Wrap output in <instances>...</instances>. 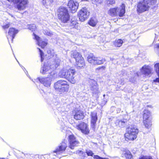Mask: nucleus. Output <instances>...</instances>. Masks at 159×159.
I'll return each instance as SVG.
<instances>
[{"mask_svg": "<svg viewBox=\"0 0 159 159\" xmlns=\"http://www.w3.org/2000/svg\"><path fill=\"white\" fill-rule=\"evenodd\" d=\"M59 65V62L58 61H54L50 65L49 64L44 63L41 68L40 72L42 75L50 74L48 76H50V78H54V75L55 73L52 70L56 69Z\"/></svg>", "mask_w": 159, "mask_h": 159, "instance_id": "1", "label": "nucleus"}, {"mask_svg": "<svg viewBox=\"0 0 159 159\" xmlns=\"http://www.w3.org/2000/svg\"><path fill=\"white\" fill-rule=\"evenodd\" d=\"M156 0H143L139 2L138 4L137 10H148L149 9H157L155 6H154Z\"/></svg>", "mask_w": 159, "mask_h": 159, "instance_id": "2", "label": "nucleus"}, {"mask_svg": "<svg viewBox=\"0 0 159 159\" xmlns=\"http://www.w3.org/2000/svg\"><path fill=\"white\" fill-rule=\"evenodd\" d=\"M127 131L125 134L126 140H133L136 138L139 131L136 126L131 125L129 126L127 129Z\"/></svg>", "mask_w": 159, "mask_h": 159, "instance_id": "3", "label": "nucleus"}, {"mask_svg": "<svg viewBox=\"0 0 159 159\" xmlns=\"http://www.w3.org/2000/svg\"><path fill=\"white\" fill-rule=\"evenodd\" d=\"M54 87L56 91L61 93L68 91L69 88V85L66 81L61 80H58L54 84Z\"/></svg>", "mask_w": 159, "mask_h": 159, "instance_id": "4", "label": "nucleus"}, {"mask_svg": "<svg viewBox=\"0 0 159 159\" xmlns=\"http://www.w3.org/2000/svg\"><path fill=\"white\" fill-rule=\"evenodd\" d=\"M71 57L75 59L77 67L78 69H80L84 66V58L80 53L76 51H75L71 53Z\"/></svg>", "mask_w": 159, "mask_h": 159, "instance_id": "5", "label": "nucleus"}, {"mask_svg": "<svg viewBox=\"0 0 159 159\" xmlns=\"http://www.w3.org/2000/svg\"><path fill=\"white\" fill-rule=\"evenodd\" d=\"M89 62L93 65H101L105 61V59L100 57H95L93 54H90L87 57Z\"/></svg>", "mask_w": 159, "mask_h": 159, "instance_id": "6", "label": "nucleus"}, {"mask_svg": "<svg viewBox=\"0 0 159 159\" xmlns=\"http://www.w3.org/2000/svg\"><path fill=\"white\" fill-rule=\"evenodd\" d=\"M143 123L145 128L149 129L151 126L152 118L150 111L144 110L143 115Z\"/></svg>", "mask_w": 159, "mask_h": 159, "instance_id": "7", "label": "nucleus"}, {"mask_svg": "<svg viewBox=\"0 0 159 159\" xmlns=\"http://www.w3.org/2000/svg\"><path fill=\"white\" fill-rule=\"evenodd\" d=\"M9 2L16 3L15 7L18 9L24 10L28 5L29 2L28 0H7Z\"/></svg>", "mask_w": 159, "mask_h": 159, "instance_id": "8", "label": "nucleus"}, {"mask_svg": "<svg viewBox=\"0 0 159 159\" xmlns=\"http://www.w3.org/2000/svg\"><path fill=\"white\" fill-rule=\"evenodd\" d=\"M67 141L64 140L60 144V145L57 147L56 149L52 152V154L55 156L60 154L64 152L67 147Z\"/></svg>", "mask_w": 159, "mask_h": 159, "instance_id": "9", "label": "nucleus"}, {"mask_svg": "<svg viewBox=\"0 0 159 159\" xmlns=\"http://www.w3.org/2000/svg\"><path fill=\"white\" fill-rule=\"evenodd\" d=\"M58 17L63 23L66 22L69 18L68 11H59L58 12Z\"/></svg>", "mask_w": 159, "mask_h": 159, "instance_id": "10", "label": "nucleus"}, {"mask_svg": "<svg viewBox=\"0 0 159 159\" xmlns=\"http://www.w3.org/2000/svg\"><path fill=\"white\" fill-rule=\"evenodd\" d=\"M53 78H50V76H48L46 78L38 77L35 80L37 82H39L46 87H49L51 85V79Z\"/></svg>", "mask_w": 159, "mask_h": 159, "instance_id": "11", "label": "nucleus"}, {"mask_svg": "<svg viewBox=\"0 0 159 159\" xmlns=\"http://www.w3.org/2000/svg\"><path fill=\"white\" fill-rule=\"evenodd\" d=\"M76 128L84 134H87L89 133V130L88 128V125L84 122H82L77 125Z\"/></svg>", "mask_w": 159, "mask_h": 159, "instance_id": "12", "label": "nucleus"}, {"mask_svg": "<svg viewBox=\"0 0 159 159\" xmlns=\"http://www.w3.org/2000/svg\"><path fill=\"white\" fill-rule=\"evenodd\" d=\"M19 30L14 28H11L9 29V30L8 32V34L7 35V39L9 42L10 39H11L12 42L13 41V39L15 38L16 34L18 33Z\"/></svg>", "mask_w": 159, "mask_h": 159, "instance_id": "13", "label": "nucleus"}, {"mask_svg": "<svg viewBox=\"0 0 159 159\" xmlns=\"http://www.w3.org/2000/svg\"><path fill=\"white\" fill-rule=\"evenodd\" d=\"M89 15V12L88 11H80L78 13L80 20L82 22L87 19Z\"/></svg>", "mask_w": 159, "mask_h": 159, "instance_id": "14", "label": "nucleus"}, {"mask_svg": "<svg viewBox=\"0 0 159 159\" xmlns=\"http://www.w3.org/2000/svg\"><path fill=\"white\" fill-rule=\"evenodd\" d=\"M80 142L77 140L73 134H70V149H74L78 146Z\"/></svg>", "mask_w": 159, "mask_h": 159, "instance_id": "15", "label": "nucleus"}, {"mask_svg": "<svg viewBox=\"0 0 159 159\" xmlns=\"http://www.w3.org/2000/svg\"><path fill=\"white\" fill-rule=\"evenodd\" d=\"M88 82L91 90L96 93L98 89L96 82L93 80L89 79L88 80Z\"/></svg>", "mask_w": 159, "mask_h": 159, "instance_id": "16", "label": "nucleus"}, {"mask_svg": "<svg viewBox=\"0 0 159 159\" xmlns=\"http://www.w3.org/2000/svg\"><path fill=\"white\" fill-rule=\"evenodd\" d=\"M84 116L83 112L80 111L75 110L74 115V118L76 120H80L84 118Z\"/></svg>", "mask_w": 159, "mask_h": 159, "instance_id": "17", "label": "nucleus"}, {"mask_svg": "<svg viewBox=\"0 0 159 159\" xmlns=\"http://www.w3.org/2000/svg\"><path fill=\"white\" fill-rule=\"evenodd\" d=\"M91 126L94 128L98 120L97 113L95 112H92L91 114Z\"/></svg>", "mask_w": 159, "mask_h": 159, "instance_id": "18", "label": "nucleus"}, {"mask_svg": "<svg viewBox=\"0 0 159 159\" xmlns=\"http://www.w3.org/2000/svg\"><path fill=\"white\" fill-rule=\"evenodd\" d=\"M109 13L112 16H117L118 15L120 16H123L125 13V11H109Z\"/></svg>", "mask_w": 159, "mask_h": 159, "instance_id": "19", "label": "nucleus"}, {"mask_svg": "<svg viewBox=\"0 0 159 159\" xmlns=\"http://www.w3.org/2000/svg\"><path fill=\"white\" fill-rule=\"evenodd\" d=\"M141 72L143 75L148 76L151 73V70L149 66H144L142 67Z\"/></svg>", "mask_w": 159, "mask_h": 159, "instance_id": "20", "label": "nucleus"}, {"mask_svg": "<svg viewBox=\"0 0 159 159\" xmlns=\"http://www.w3.org/2000/svg\"><path fill=\"white\" fill-rule=\"evenodd\" d=\"M33 34L34 36L35 39L36 40L37 42V43L38 44L39 46H40L42 48H44L47 44V43L44 41H42L40 39V38L38 36L36 35L34 33H33Z\"/></svg>", "mask_w": 159, "mask_h": 159, "instance_id": "21", "label": "nucleus"}, {"mask_svg": "<svg viewBox=\"0 0 159 159\" xmlns=\"http://www.w3.org/2000/svg\"><path fill=\"white\" fill-rule=\"evenodd\" d=\"M76 71L74 69H70V83L74 84L76 82L75 79V78L76 76Z\"/></svg>", "mask_w": 159, "mask_h": 159, "instance_id": "22", "label": "nucleus"}, {"mask_svg": "<svg viewBox=\"0 0 159 159\" xmlns=\"http://www.w3.org/2000/svg\"><path fill=\"white\" fill-rule=\"evenodd\" d=\"M154 69L159 78H156L153 81L154 82L159 83V63H156L155 65Z\"/></svg>", "mask_w": 159, "mask_h": 159, "instance_id": "23", "label": "nucleus"}, {"mask_svg": "<svg viewBox=\"0 0 159 159\" xmlns=\"http://www.w3.org/2000/svg\"><path fill=\"white\" fill-rule=\"evenodd\" d=\"M78 6L79 4L77 2H74L73 0H70V10H77Z\"/></svg>", "mask_w": 159, "mask_h": 159, "instance_id": "24", "label": "nucleus"}, {"mask_svg": "<svg viewBox=\"0 0 159 159\" xmlns=\"http://www.w3.org/2000/svg\"><path fill=\"white\" fill-rule=\"evenodd\" d=\"M117 125L120 127H125L128 124V120L127 119H123L119 120Z\"/></svg>", "mask_w": 159, "mask_h": 159, "instance_id": "25", "label": "nucleus"}, {"mask_svg": "<svg viewBox=\"0 0 159 159\" xmlns=\"http://www.w3.org/2000/svg\"><path fill=\"white\" fill-rule=\"evenodd\" d=\"M98 22L97 19L95 17H92L90 18L88 22L89 24L93 27L96 26Z\"/></svg>", "mask_w": 159, "mask_h": 159, "instance_id": "26", "label": "nucleus"}, {"mask_svg": "<svg viewBox=\"0 0 159 159\" xmlns=\"http://www.w3.org/2000/svg\"><path fill=\"white\" fill-rule=\"evenodd\" d=\"M59 75L62 78H67L69 77L70 74H68V72L67 73V70L66 69L61 70L59 73Z\"/></svg>", "mask_w": 159, "mask_h": 159, "instance_id": "27", "label": "nucleus"}, {"mask_svg": "<svg viewBox=\"0 0 159 159\" xmlns=\"http://www.w3.org/2000/svg\"><path fill=\"white\" fill-rule=\"evenodd\" d=\"M53 1V0H43L42 2L43 5L48 8V7L51 6Z\"/></svg>", "mask_w": 159, "mask_h": 159, "instance_id": "28", "label": "nucleus"}, {"mask_svg": "<svg viewBox=\"0 0 159 159\" xmlns=\"http://www.w3.org/2000/svg\"><path fill=\"white\" fill-rule=\"evenodd\" d=\"M70 22V29L76 28L77 27L78 23L75 20H71Z\"/></svg>", "mask_w": 159, "mask_h": 159, "instance_id": "29", "label": "nucleus"}, {"mask_svg": "<svg viewBox=\"0 0 159 159\" xmlns=\"http://www.w3.org/2000/svg\"><path fill=\"white\" fill-rule=\"evenodd\" d=\"M125 156L127 159H132V156L130 152L128 151L126 152L125 154Z\"/></svg>", "mask_w": 159, "mask_h": 159, "instance_id": "30", "label": "nucleus"}, {"mask_svg": "<svg viewBox=\"0 0 159 159\" xmlns=\"http://www.w3.org/2000/svg\"><path fill=\"white\" fill-rule=\"evenodd\" d=\"M123 43V41L121 39H118L115 43V45L117 47H120Z\"/></svg>", "mask_w": 159, "mask_h": 159, "instance_id": "31", "label": "nucleus"}, {"mask_svg": "<svg viewBox=\"0 0 159 159\" xmlns=\"http://www.w3.org/2000/svg\"><path fill=\"white\" fill-rule=\"evenodd\" d=\"M105 67L102 66L97 68L96 69V71L97 72H103L105 70Z\"/></svg>", "mask_w": 159, "mask_h": 159, "instance_id": "32", "label": "nucleus"}, {"mask_svg": "<svg viewBox=\"0 0 159 159\" xmlns=\"http://www.w3.org/2000/svg\"><path fill=\"white\" fill-rule=\"evenodd\" d=\"M27 27L28 29L32 31L34 30L36 28V26L34 24L28 25Z\"/></svg>", "mask_w": 159, "mask_h": 159, "instance_id": "33", "label": "nucleus"}, {"mask_svg": "<svg viewBox=\"0 0 159 159\" xmlns=\"http://www.w3.org/2000/svg\"><path fill=\"white\" fill-rule=\"evenodd\" d=\"M43 33L47 35L51 36L53 34L52 32H51L50 30H44Z\"/></svg>", "mask_w": 159, "mask_h": 159, "instance_id": "34", "label": "nucleus"}, {"mask_svg": "<svg viewBox=\"0 0 159 159\" xmlns=\"http://www.w3.org/2000/svg\"><path fill=\"white\" fill-rule=\"evenodd\" d=\"M63 130L64 131L66 132V135L68 136V138L69 139H70V135L69 134V128L67 127L66 126H65V127H64Z\"/></svg>", "mask_w": 159, "mask_h": 159, "instance_id": "35", "label": "nucleus"}, {"mask_svg": "<svg viewBox=\"0 0 159 159\" xmlns=\"http://www.w3.org/2000/svg\"><path fill=\"white\" fill-rule=\"evenodd\" d=\"M93 4L97 5L98 4H101L102 2V0H91Z\"/></svg>", "mask_w": 159, "mask_h": 159, "instance_id": "36", "label": "nucleus"}, {"mask_svg": "<svg viewBox=\"0 0 159 159\" xmlns=\"http://www.w3.org/2000/svg\"><path fill=\"white\" fill-rule=\"evenodd\" d=\"M115 0H106L105 3L108 5H112L115 3Z\"/></svg>", "mask_w": 159, "mask_h": 159, "instance_id": "37", "label": "nucleus"}, {"mask_svg": "<svg viewBox=\"0 0 159 159\" xmlns=\"http://www.w3.org/2000/svg\"><path fill=\"white\" fill-rule=\"evenodd\" d=\"M138 159H153L150 156H141Z\"/></svg>", "mask_w": 159, "mask_h": 159, "instance_id": "38", "label": "nucleus"}, {"mask_svg": "<svg viewBox=\"0 0 159 159\" xmlns=\"http://www.w3.org/2000/svg\"><path fill=\"white\" fill-rule=\"evenodd\" d=\"M38 49H39L40 52V56L41 57V60L42 62L44 59V58H43V53L42 51L40 50V49L39 48H38Z\"/></svg>", "mask_w": 159, "mask_h": 159, "instance_id": "39", "label": "nucleus"}, {"mask_svg": "<svg viewBox=\"0 0 159 159\" xmlns=\"http://www.w3.org/2000/svg\"><path fill=\"white\" fill-rule=\"evenodd\" d=\"M47 52L48 54H49L50 55L49 56L50 57H53L54 55V53L53 51H51V50H48L47 51Z\"/></svg>", "mask_w": 159, "mask_h": 159, "instance_id": "40", "label": "nucleus"}, {"mask_svg": "<svg viewBox=\"0 0 159 159\" xmlns=\"http://www.w3.org/2000/svg\"><path fill=\"white\" fill-rule=\"evenodd\" d=\"M86 153L88 156H93V152L92 151L90 150L86 151Z\"/></svg>", "mask_w": 159, "mask_h": 159, "instance_id": "41", "label": "nucleus"}, {"mask_svg": "<svg viewBox=\"0 0 159 159\" xmlns=\"http://www.w3.org/2000/svg\"><path fill=\"white\" fill-rule=\"evenodd\" d=\"M125 6L124 4H122L120 6V7L118 9V10H125Z\"/></svg>", "mask_w": 159, "mask_h": 159, "instance_id": "42", "label": "nucleus"}, {"mask_svg": "<svg viewBox=\"0 0 159 159\" xmlns=\"http://www.w3.org/2000/svg\"><path fill=\"white\" fill-rule=\"evenodd\" d=\"M93 158L96 159H109L108 158H104L102 157H100L97 155H94L93 157Z\"/></svg>", "mask_w": 159, "mask_h": 159, "instance_id": "43", "label": "nucleus"}, {"mask_svg": "<svg viewBox=\"0 0 159 159\" xmlns=\"http://www.w3.org/2000/svg\"><path fill=\"white\" fill-rule=\"evenodd\" d=\"M10 26L9 24H7L6 25L3 26V28L4 29H7L9 28Z\"/></svg>", "mask_w": 159, "mask_h": 159, "instance_id": "44", "label": "nucleus"}, {"mask_svg": "<svg viewBox=\"0 0 159 159\" xmlns=\"http://www.w3.org/2000/svg\"><path fill=\"white\" fill-rule=\"evenodd\" d=\"M121 73L123 76L125 75L126 74V72L125 70H122L121 71Z\"/></svg>", "mask_w": 159, "mask_h": 159, "instance_id": "45", "label": "nucleus"}, {"mask_svg": "<svg viewBox=\"0 0 159 159\" xmlns=\"http://www.w3.org/2000/svg\"><path fill=\"white\" fill-rule=\"evenodd\" d=\"M59 10H67L66 9V8H65L64 7H61L59 8Z\"/></svg>", "mask_w": 159, "mask_h": 159, "instance_id": "46", "label": "nucleus"}, {"mask_svg": "<svg viewBox=\"0 0 159 159\" xmlns=\"http://www.w3.org/2000/svg\"><path fill=\"white\" fill-rule=\"evenodd\" d=\"M120 111H121V109L120 108H119L117 109V113L120 112Z\"/></svg>", "mask_w": 159, "mask_h": 159, "instance_id": "47", "label": "nucleus"}, {"mask_svg": "<svg viewBox=\"0 0 159 159\" xmlns=\"http://www.w3.org/2000/svg\"><path fill=\"white\" fill-rule=\"evenodd\" d=\"M139 13H142V12H143L144 11H137Z\"/></svg>", "mask_w": 159, "mask_h": 159, "instance_id": "48", "label": "nucleus"}, {"mask_svg": "<svg viewBox=\"0 0 159 159\" xmlns=\"http://www.w3.org/2000/svg\"><path fill=\"white\" fill-rule=\"evenodd\" d=\"M83 153V152H82V151H79V152H78V153L79 154L80 153Z\"/></svg>", "mask_w": 159, "mask_h": 159, "instance_id": "49", "label": "nucleus"}, {"mask_svg": "<svg viewBox=\"0 0 159 159\" xmlns=\"http://www.w3.org/2000/svg\"><path fill=\"white\" fill-rule=\"evenodd\" d=\"M82 1H88V0H81Z\"/></svg>", "mask_w": 159, "mask_h": 159, "instance_id": "50", "label": "nucleus"}, {"mask_svg": "<svg viewBox=\"0 0 159 159\" xmlns=\"http://www.w3.org/2000/svg\"><path fill=\"white\" fill-rule=\"evenodd\" d=\"M20 66L22 67H22H23V68H24V69H25V68H24L23 66Z\"/></svg>", "mask_w": 159, "mask_h": 159, "instance_id": "51", "label": "nucleus"}, {"mask_svg": "<svg viewBox=\"0 0 159 159\" xmlns=\"http://www.w3.org/2000/svg\"><path fill=\"white\" fill-rule=\"evenodd\" d=\"M10 15H11V16L12 17H13V16H12V15H11V14H10Z\"/></svg>", "mask_w": 159, "mask_h": 159, "instance_id": "52", "label": "nucleus"}, {"mask_svg": "<svg viewBox=\"0 0 159 159\" xmlns=\"http://www.w3.org/2000/svg\"><path fill=\"white\" fill-rule=\"evenodd\" d=\"M4 159V158H1V159Z\"/></svg>", "mask_w": 159, "mask_h": 159, "instance_id": "53", "label": "nucleus"}, {"mask_svg": "<svg viewBox=\"0 0 159 159\" xmlns=\"http://www.w3.org/2000/svg\"><path fill=\"white\" fill-rule=\"evenodd\" d=\"M137 75H138V74L137 73Z\"/></svg>", "mask_w": 159, "mask_h": 159, "instance_id": "54", "label": "nucleus"}, {"mask_svg": "<svg viewBox=\"0 0 159 159\" xmlns=\"http://www.w3.org/2000/svg\"><path fill=\"white\" fill-rule=\"evenodd\" d=\"M17 62H18V63L19 64V62L17 61Z\"/></svg>", "mask_w": 159, "mask_h": 159, "instance_id": "55", "label": "nucleus"}, {"mask_svg": "<svg viewBox=\"0 0 159 159\" xmlns=\"http://www.w3.org/2000/svg\"><path fill=\"white\" fill-rule=\"evenodd\" d=\"M105 96V94H104L103 96Z\"/></svg>", "mask_w": 159, "mask_h": 159, "instance_id": "56", "label": "nucleus"}]
</instances>
